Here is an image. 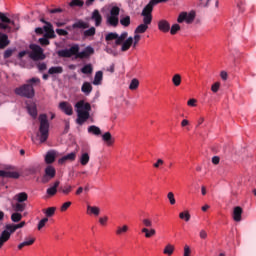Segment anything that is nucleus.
<instances>
[{
  "label": "nucleus",
  "instance_id": "f257e3e1",
  "mask_svg": "<svg viewBox=\"0 0 256 256\" xmlns=\"http://www.w3.org/2000/svg\"><path fill=\"white\" fill-rule=\"evenodd\" d=\"M79 44L72 45L69 49H62L57 52L58 57L70 59H90L92 55H95V49L92 46H87L83 51L80 52Z\"/></svg>",
  "mask_w": 256,
  "mask_h": 256
},
{
  "label": "nucleus",
  "instance_id": "f03ea898",
  "mask_svg": "<svg viewBox=\"0 0 256 256\" xmlns=\"http://www.w3.org/2000/svg\"><path fill=\"white\" fill-rule=\"evenodd\" d=\"M37 83H41V79L33 77L27 80L26 84L16 88L14 92L20 97H26V99H33L35 97V88H33V85Z\"/></svg>",
  "mask_w": 256,
  "mask_h": 256
},
{
  "label": "nucleus",
  "instance_id": "7ed1b4c3",
  "mask_svg": "<svg viewBox=\"0 0 256 256\" xmlns=\"http://www.w3.org/2000/svg\"><path fill=\"white\" fill-rule=\"evenodd\" d=\"M75 108L78 115L76 123L83 125L90 117L89 111H91V104L85 102V100H80L75 104Z\"/></svg>",
  "mask_w": 256,
  "mask_h": 256
},
{
  "label": "nucleus",
  "instance_id": "20e7f679",
  "mask_svg": "<svg viewBox=\"0 0 256 256\" xmlns=\"http://www.w3.org/2000/svg\"><path fill=\"white\" fill-rule=\"evenodd\" d=\"M38 120L40 123L38 137L40 138V143H45L49 139V118L47 114H40Z\"/></svg>",
  "mask_w": 256,
  "mask_h": 256
},
{
  "label": "nucleus",
  "instance_id": "39448f33",
  "mask_svg": "<svg viewBox=\"0 0 256 256\" xmlns=\"http://www.w3.org/2000/svg\"><path fill=\"white\" fill-rule=\"evenodd\" d=\"M17 226L15 224H7L5 230L2 231L0 235V249L11 239V235L17 231Z\"/></svg>",
  "mask_w": 256,
  "mask_h": 256
},
{
  "label": "nucleus",
  "instance_id": "423d86ee",
  "mask_svg": "<svg viewBox=\"0 0 256 256\" xmlns=\"http://www.w3.org/2000/svg\"><path fill=\"white\" fill-rule=\"evenodd\" d=\"M119 13H121V8L119 6H113L110 9V15L106 18V23L111 27H117L119 25Z\"/></svg>",
  "mask_w": 256,
  "mask_h": 256
},
{
  "label": "nucleus",
  "instance_id": "0eeeda50",
  "mask_svg": "<svg viewBox=\"0 0 256 256\" xmlns=\"http://www.w3.org/2000/svg\"><path fill=\"white\" fill-rule=\"evenodd\" d=\"M4 169L5 170H0V177L5 179H19V177H21V174L15 171V167L11 165L5 166Z\"/></svg>",
  "mask_w": 256,
  "mask_h": 256
},
{
  "label": "nucleus",
  "instance_id": "6e6552de",
  "mask_svg": "<svg viewBox=\"0 0 256 256\" xmlns=\"http://www.w3.org/2000/svg\"><path fill=\"white\" fill-rule=\"evenodd\" d=\"M31 53L29 55L30 59L33 61H40L45 59V55L43 54V48L37 44H30Z\"/></svg>",
  "mask_w": 256,
  "mask_h": 256
},
{
  "label": "nucleus",
  "instance_id": "1a4fd4ad",
  "mask_svg": "<svg viewBox=\"0 0 256 256\" xmlns=\"http://www.w3.org/2000/svg\"><path fill=\"white\" fill-rule=\"evenodd\" d=\"M196 13L195 11H191L189 13L187 12H181L177 18L178 23H187L188 25H191L195 21Z\"/></svg>",
  "mask_w": 256,
  "mask_h": 256
},
{
  "label": "nucleus",
  "instance_id": "9d476101",
  "mask_svg": "<svg viewBox=\"0 0 256 256\" xmlns=\"http://www.w3.org/2000/svg\"><path fill=\"white\" fill-rule=\"evenodd\" d=\"M153 7H155V4L150 0V2L142 10L141 15L143 17V20H145L146 22L152 23L153 21Z\"/></svg>",
  "mask_w": 256,
  "mask_h": 256
},
{
  "label": "nucleus",
  "instance_id": "9b49d317",
  "mask_svg": "<svg viewBox=\"0 0 256 256\" xmlns=\"http://www.w3.org/2000/svg\"><path fill=\"white\" fill-rule=\"evenodd\" d=\"M0 29H3L4 31H11V26L9 25H15V21H12L7 17V14L0 12Z\"/></svg>",
  "mask_w": 256,
  "mask_h": 256
},
{
  "label": "nucleus",
  "instance_id": "f8f14e48",
  "mask_svg": "<svg viewBox=\"0 0 256 256\" xmlns=\"http://www.w3.org/2000/svg\"><path fill=\"white\" fill-rule=\"evenodd\" d=\"M57 171L53 166H47L45 169V175L42 178V183H49L50 179H53L56 175Z\"/></svg>",
  "mask_w": 256,
  "mask_h": 256
},
{
  "label": "nucleus",
  "instance_id": "ddd939ff",
  "mask_svg": "<svg viewBox=\"0 0 256 256\" xmlns=\"http://www.w3.org/2000/svg\"><path fill=\"white\" fill-rule=\"evenodd\" d=\"M89 148L85 150V148L82 149L81 156L79 158L80 164L85 167L86 165L89 164V161L91 160V157L89 156Z\"/></svg>",
  "mask_w": 256,
  "mask_h": 256
},
{
  "label": "nucleus",
  "instance_id": "4468645a",
  "mask_svg": "<svg viewBox=\"0 0 256 256\" xmlns=\"http://www.w3.org/2000/svg\"><path fill=\"white\" fill-rule=\"evenodd\" d=\"M59 109H61V111L66 115H73V106L68 102H60Z\"/></svg>",
  "mask_w": 256,
  "mask_h": 256
},
{
  "label": "nucleus",
  "instance_id": "2eb2a0df",
  "mask_svg": "<svg viewBox=\"0 0 256 256\" xmlns=\"http://www.w3.org/2000/svg\"><path fill=\"white\" fill-rule=\"evenodd\" d=\"M158 29L159 31H162V33H169L171 30V24H169V21L167 20H160L158 22Z\"/></svg>",
  "mask_w": 256,
  "mask_h": 256
},
{
  "label": "nucleus",
  "instance_id": "dca6fc26",
  "mask_svg": "<svg viewBox=\"0 0 256 256\" xmlns=\"http://www.w3.org/2000/svg\"><path fill=\"white\" fill-rule=\"evenodd\" d=\"M92 21H94L96 27H100L103 23V16L99 13V10H94L91 16Z\"/></svg>",
  "mask_w": 256,
  "mask_h": 256
},
{
  "label": "nucleus",
  "instance_id": "f3484780",
  "mask_svg": "<svg viewBox=\"0 0 256 256\" xmlns=\"http://www.w3.org/2000/svg\"><path fill=\"white\" fill-rule=\"evenodd\" d=\"M149 25H151V22L143 20V23L137 26L134 33L136 35H139V33H145L149 29Z\"/></svg>",
  "mask_w": 256,
  "mask_h": 256
},
{
  "label": "nucleus",
  "instance_id": "a211bd4d",
  "mask_svg": "<svg viewBox=\"0 0 256 256\" xmlns=\"http://www.w3.org/2000/svg\"><path fill=\"white\" fill-rule=\"evenodd\" d=\"M242 215H243V208H241V206H236L233 210L234 221H236V223H239V221H241Z\"/></svg>",
  "mask_w": 256,
  "mask_h": 256
},
{
  "label": "nucleus",
  "instance_id": "6ab92c4d",
  "mask_svg": "<svg viewBox=\"0 0 256 256\" xmlns=\"http://www.w3.org/2000/svg\"><path fill=\"white\" fill-rule=\"evenodd\" d=\"M76 157H77V154L75 152H72L60 158L58 160V163L59 165H63L66 161H75Z\"/></svg>",
  "mask_w": 256,
  "mask_h": 256
},
{
  "label": "nucleus",
  "instance_id": "aec40b11",
  "mask_svg": "<svg viewBox=\"0 0 256 256\" xmlns=\"http://www.w3.org/2000/svg\"><path fill=\"white\" fill-rule=\"evenodd\" d=\"M72 29H89V23L83 20H78L72 24Z\"/></svg>",
  "mask_w": 256,
  "mask_h": 256
},
{
  "label": "nucleus",
  "instance_id": "412c9836",
  "mask_svg": "<svg viewBox=\"0 0 256 256\" xmlns=\"http://www.w3.org/2000/svg\"><path fill=\"white\" fill-rule=\"evenodd\" d=\"M57 156L55 151H48L46 156H45V163L47 165H51V163H55V157Z\"/></svg>",
  "mask_w": 256,
  "mask_h": 256
},
{
  "label": "nucleus",
  "instance_id": "4be33fe9",
  "mask_svg": "<svg viewBox=\"0 0 256 256\" xmlns=\"http://www.w3.org/2000/svg\"><path fill=\"white\" fill-rule=\"evenodd\" d=\"M15 201L18 203H25L29 199L27 192H20L14 196Z\"/></svg>",
  "mask_w": 256,
  "mask_h": 256
},
{
  "label": "nucleus",
  "instance_id": "5701e85b",
  "mask_svg": "<svg viewBox=\"0 0 256 256\" xmlns=\"http://www.w3.org/2000/svg\"><path fill=\"white\" fill-rule=\"evenodd\" d=\"M141 233H145L146 239H151V237H155V235H157L155 228H142Z\"/></svg>",
  "mask_w": 256,
  "mask_h": 256
},
{
  "label": "nucleus",
  "instance_id": "b1692460",
  "mask_svg": "<svg viewBox=\"0 0 256 256\" xmlns=\"http://www.w3.org/2000/svg\"><path fill=\"white\" fill-rule=\"evenodd\" d=\"M102 139L103 141H105V143H107V145L111 146L115 143V138L111 135L110 132H105L102 135Z\"/></svg>",
  "mask_w": 256,
  "mask_h": 256
},
{
  "label": "nucleus",
  "instance_id": "393cba45",
  "mask_svg": "<svg viewBox=\"0 0 256 256\" xmlns=\"http://www.w3.org/2000/svg\"><path fill=\"white\" fill-rule=\"evenodd\" d=\"M82 93L84 95H91V92L93 91V86L89 82H84L81 87Z\"/></svg>",
  "mask_w": 256,
  "mask_h": 256
},
{
  "label": "nucleus",
  "instance_id": "a878e982",
  "mask_svg": "<svg viewBox=\"0 0 256 256\" xmlns=\"http://www.w3.org/2000/svg\"><path fill=\"white\" fill-rule=\"evenodd\" d=\"M59 184H60V182L56 181L52 187H50L46 190V193H47V195H49V197H53V196L57 195V188L59 187Z\"/></svg>",
  "mask_w": 256,
  "mask_h": 256
},
{
  "label": "nucleus",
  "instance_id": "bb28decb",
  "mask_svg": "<svg viewBox=\"0 0 256 256\" xmlns=\"http://www.w3.org/2000/svg\"><path fill=\"white\" fill-rule=\"evenodd\" d=\"M87 213H88V215H95L97 217L101 213V209L97 206L88 205Z\"/></svg>",
  "mask_w": 256,
  "mask_h": 256
},
{
  "label": "nucleus",
  "instance_id": "cd10ccee",
  "mask_svg": "<svg viewBox=\"0 0 256 256\" xmlns=\"http://www.w3.org/2000/svg\"><path fill=\"white\" fill-rule=\"evenodd\" d=\"M131 45H133V37H129L127 40L122 42L121 51H129V49H131Z\"/></svg>",
  "mask_w": 256,
  "mask_h": 256
},
{
  "label": "nucleus",
  "instance_id": "c85d7f7f",
  "mask_svg": "<svg viewBox=\"0 0 256 256\" xmlns=\"http://www.w3.org/2000/svg\"><path fill=\"white\" fill-rule=\"evenodd\" d=\"M95 33H97V29L90 27L88 30L83 31L82 35L87 39V37H95Z\"/></svg>",
  "mask_w": 256,
  "mask_h": 256
},
{
  "label": "nucleus",
  "instance_id": "c756f323",
  "mask_svg": "<svg viewBox=\"0 0 256 256\" xmlns=\"http://www.w3.org/2000/svg\"><path fill=\"white\" fill-rule=\"evenodd\" d=\"M9 45V36L4 34L0 37V49H5Z\"/></svg>",
  "mask_w": 256,
  "mask_h": 256
},
{
  "label": "nucleus",
  "instance_id": "7c9ffc66",
  "mask_svg": "<svg viewBox=\"0 0 256 256\" xmlns=\"http://www.w3.org/2000/svg\"><path fill=\"white\" fill-rule=\"evenodd\" d=\"M101 81H103V72L98 71L95 74L93 85H101Z\"/></svg>",
  "mask_w": 256,
  "mask_h": 256
},
{
  "label": "nucleus",
  "instance_id": "2f4dec72",
  "mask_svg": "<svg viewBox=\"0 0 256 256\" xmlns=\"http://www.w3.org/2000/svg\"><path fill=\"white\" fill-rule=\"evenodd\" d=\"M49 75L61 74L63 73V67L61 66H54L49 68L48 70Z\"/></svg>",
  "mask_w": 256,
  "mask_h": 256
},
{
  "label": "nucleus",
  "instance_id": "473e14b6",
  "mask_svg": "<svg viewBox=\"0 0 256 256\" xmlns=\"http://www.w3.org/2000/svg\"><path fill=\"white\" fill-rule=\"evenodd\" d=\"M81 73L84 75H91L93 73V65L91 64H86L81 68Z\"/></svg>",
  "mask_w": 256,
  "mask_h": 256
},
{
  "label": "nucleus",
  "instance_id": "72a5a7b5",
  "mask_svg": "<svg viewBox=\"0 0 256 256\" xmlns=\"http://www.w3.org/2000/svg\"><path fill=\"white\" fill-rule=\"evenodd\" d=\"M60 193H63V195H69L73 191V186L66 184L65 186H62L59 188Z\"/></svg>",
  "mask_w": 256,
  "mask_h": 256
},
{
  "label": "nucleus",
  "instance_id": "f704fd0d",
  "mask_svg": "<svg viewBox=\"0 0 256 256\" xmlns=\"http://www.w3.org/2000/svg\"><path fill=\"white\" fill-rule=\"evenodd\" d=\"M33 243H35V238H30L29 240L26 239L24 242L18 245V249L21 250L23 247H29L33 245Z\"/></svg>",
  "mask_w": 256,
  "mask_h": 256
},
{
  "label": "nucleus",
  "instance_id": "c9c22d12",
  "mask_svg": "<svg viewBox=\"0 0 256 256\" xmlns=\"http://www.w3.org/2000/svg\"><path fill=\"white\" fill-rule=\"evenodd\" d=\"M174 252H175V246H173L172 244L166 245L163 251L164 255H168V256L173 255Z\"/></svg>",
  "mask_w": 256,
  "mask_h": 256
},
{
  "label": "nucleus",
  "instance_id": "e433bc0d",
  "mask_svg": "<svg viewBox=\"0 0 256 256\" xmlns=\"http://www.w3.org/2000/svg\"><path fill=\"white\" fill-rule=\"evenodd\" d=\"M129 36V33L123 32L120 36L118 35L117 40L115 41V45H122L125 42V39Z\"/></svg>",
  "mask_w": 256,
  "mask_h": 256
},
{
  "label": "nucleus",
  "instance_id": "4c0bfd02",
  "mask_svg": "<svg viewBox=\"0 0 256 256\" xmlns=\"http://www.w3.org/2000/svg\"><path fill=\"white\" fill-rule=\"evenodd\" d=\"M88 133H91L92 135L99 136V135H101V128H99L95 125H92L88 128Z\"/></svg>",
  "mask_w": 256,
  "mask_h": 256
},
{
  "label": "nucleus",
  "instance_id": "58836bf2",
  "mask_svg": "<svg viewBox=\"0 0 256 256\" xmlns=\"http://www.w3.org/2000/svg\"><path fill=\"white\" fill-rule=\"evenodd\" d=\"M117 39H119L117 32H110L105 36V41H117Z\"/></svg>",
  "mask_w": 256,
  "mask_h": 256
},
{
  "label": "nucleus",
  "instance_id": "ea45409f",
  "mask_svg": "<svg viewBox=\"0 0 256 256\" xmlns=\"http://www.w3.org/2000/svg\"><path fill=\"white\" fill-rule=\"evenodd\" d=\"M55 211H57L56 207H49L43 210V213L46 215V218L53 217L55 215Z\"/></svg>",
  "mask_w": 256,
  "mask_h": 256
},
{
  "label": "nucleus",
  "instance_id": "a19ab883",
  "mask_svg": "<svg viewBox=\"0 0 256 256\" xmlns=\"http://www.w3.org/2000/svg\"><path fill=\"white\" fill-rule=\"evenodd\" d=\"M127 231H129V226H118L116 229V235H124V233H127Z\"/></svg>",
  "mask_w": 256,
  "mask_h": 256
},
{
  "label": "nucleus",
  "instance_id": "79ce46f5",
  "mask_svg": "<svg viewBox=\"0 0 256 256\" xmlns=\"http://www.w3.org/2000/svg\"><path fill=\"white\" fill-rule=\"evenodd\" d=\"M120 25L123 27H129L131 25V16H125L120 19Z\"/></svg>",
  "mask_w": 256,
  "mask_h": 256
},
{
  "label": "nucleus",
  "instance_id": "37998d69",
  "mask_svg": "<svg viewBox=\"0 0 256 256\" xmlns=\"http://www.w3.org/2000/svg\"><path fill=\"white\" fill-rule=\"evenodd\" d=\"M143 229H149L153 227V221L150 218L142 219Z\"/></svg>",
  "mask_w": 256,
  "mask_h": 256
},
{
  "label": "nucleus",
  "instance_id": "c03bdc74",
  "mask_svg": "<svg viewBox=\"0 0 256 256\" xmlns=\"http://www.w3.org/2000/svg\"><path fill=\"white\" fill-rule=\"evenodd\" d=\"M129 89H130V91H135V90L139 89V81L137 80V78H134L131 80Z\"/></svg>",
  "mask_w": 256,
  "mask_h": 256
},
{
  "label": "nucleus",
  "instance_id": "a18cd8bd",
  "mask_svg": "<svg viewBox=\"0 0 256 256\" xmlns=\"http://www.w3.org/2000/svg\"><path fill=\"white\" fill-rule=\"evenodd\" d=\"M28 113L31 115V117H37V107L33 105H28L27 106Z\"/></svg>",
  "mask_w": 256,
  "mask_h": 256
},
{
  "label": "nucleus",
  "instance_id": "49530a36",
  "mask_svg": "<svg viewBox=\"0 0 256 256\" xmlns=\"http://www.w3.org/2000/svg\"><path fill=\"white\" fill-rule=\"evenodd\" d=\"M27 207V205L23 202H18L15 204V211H17L18 213H23V211H25V208Z\"/></svg>",
  "mask_w": 256,
  "mask_h": 256
},
{
  "label": "nucleus",
  "instance_id": "de8ad7c7",
  "mask_svg": "<svg viewBox=\"0 0 256 256\" xmlns=\"http://www.w3.org/2000/svg\"><path fill=\"white\" fill-rule=\"evenodd\" d=\"M172 83H173L174 87H179V85H181V75L175 74L172 77Z\"/></svg>",
  "mask_w": 256,
  "mask_h": 256
},
{
  "label": "nucleus",
  "instance_id": "09e8293b",
  "mask_svg": "<svg viewBox=\"0 0 256 256\" xmlns=\"http://www.w3.org/2000/svg\"><path fill=\"white\" fill-rule=\"evenodd\" d=\"M69 5L70 7H83V5H85V2L83 0H72Z\"/></svg>",
  "mask_w": 256,
  "mask_h": 256
},
{
  "label": "nucleus",
  "instance_id": "8fccbe9b",
  "mask_svg": "<svg viewBox=\"0 0 256 256\" xmlns=\"http://www.w3.org/2000/svg\"><path fill=\"white\" fill-rule=\"evenodd\" d=\"M21 219H23V215H21L20 213L16 212L11 215V220L13 221V223H19Z\"/></svg>",
  "mask_w": 256,
  "mask_h": 256
},
{
  "label": "nucleus",
  "instance_id": "3c124183",
  "mask_svg": "<svg viewBox=\"0 0 256 256\" xmlns=\"http://www.w3.org/2000/svg\"><path fill=\"white\" fill-rule=\"evenodd\" d=\"M179 217H180L181 219H183L184 221H186V222L191 220V214H189V211L181 212V213L179 214Z\"/></svg>",
  "mask_w": 256,
  "mask_h": 256
},
{
  "label": "nucleus",
  "instance_id": "603ef678",
  "mask_svg": "<svg viewBox=\"0 0 256 256\" xmlns=\"http://www.w3.org/2000/svg\"><path fill=\"white\" fill-rule=\"evenodd\" d=\"M177 31H181V26L179 24H173L170 29L171 35H177Z\"/></svg>",
  "mask_w": 256,
  "mask_h": 256
},
{
  "label": "nucleus",
  "instance_id": "864d4df0",
  "mask_svg": "<svg viewBox=\"0 0 256 256\" xmlns=\"http://www.w3.org/2000/svg\"><path fill=\"white\" fill-rule=\"evenodd\" d=\"M49 221V218H43L42 220L39 221L38 223V231H41L45 225H47V222Z\"/></svg>",
  "mask_w": 256,
  "mask_h": 256
},
{
  "label": "nucleus",
  "instance_id": "5fc2aeb1",
  "mask_svg": "<svg viewBox=\"0 0 256 256\" xmlns=\"http://www.w3.org/2000/svg\"><path fill=\"white\" fill-rule=\"evenodd\" d=\"M39 171V167L31 166L27 169L28 175H36V173Z\"/></svg>",
  "mask_w": 256,
  "mask_h": 256
},
{
  "label": "nucleus",
  "instance_id": "6e6d98bb",
  "mask_svg": "<svg viewBox=\"0 0 256 256\" xmlns=\"http://www.w3.org/2000/svg\"><path fill=\"white\" fill-rule=\"evenodd\" d=\"M167 197L170 201V205H175V203H177V201L175 200V194H173V192H169L167 194Z\"/></svg>",
  "mask_w": 256,
  "mask_h": 256
},
{
  "label": "nucleus",
  "instance_id": "4d7b16f0",
  "mask_svg": "<svg viewBox=\"0 0 256 256\" xmlns=\"http://www.w3.org/2000/svg\"><path fill=\"white\" fill-rule=\"evenodd\" d=\"M56 33L57 35H59L60 37H67L69 35V32H67V30L64 29H56Z\"/></svg>",
  "mask_w": 256,
  "mask_h": 256
},
{
  "label": "nucleus",
  "instance_id": "13d9d810",
  "mask_svg": "<svg viewBox=\"0 0 256 256\" xmlns=\"http://www.w3.org/2000/svg\"><path fill=\"white\" fill-rule=\"evenodd\" d=\"M71 205H72L71 201L65 202L64 204H62L60 211H62V213L67 211V209H69Z\"/></svg>",
  "mask_w": 256,
  "mask_h": 256
},
{
  "label": "nucleus",
  "instance_id": "bf43d9fd",
  "mask_svg": "<svg viewBox=\"0 0 256 256\" xmlns=\"http://www.w3.org/2000/svg\"><path fill=\"white\" fill-rule=\"evenodd\" d=\"M45 37L48 39H55V37H57V35H55V30L52 28V30L46 32Z\"/></svg>",
  "mask_w": 256,
  "mask_h": 256
},
{
  "label": "nucleus",
  "instance_id": "052dcab7",
  "mask_svg": "<svg viewBox=\"0 0 256 256\" xmlns=\"http://www.w3.org/2000/svg\"><path fill=\"white\" fill-rule=\"evenodd\" d=\"M39 43H40V45H42V46H47V45H49V38H47L46 36H44V37H42V38H40L39 39Z\"/></svg>",
  "mask_w": 256,
  "mask_h": 256
},
{
  "label": "nucleus",
  "instance_id": "680f3d73",
  "mask_svg": "<svg viewBox=\"0 0 256 256\" xmlns=\"http://www.w3.org/2000/svg\"><path fill=\"white\" fill-rule=\"evenodd\" d=\"M221 87V83L216 82L211 86V91L213 93H217V91H219V88Z\"/></svg>",
  "mask_w": 256,
  "mask_h": 256
},
{
  "label": "nucleus",
  "instance_id": "e2e57ef3",
  "mask_svg": "<svg viewBox=\"0 0 256 256\" xmlns=\"http://www.w3.org/2000/svg\"><path fill=\"white\" fill-rule=\"evenodd\" d=\"M107 221H109V217H107V216L99 218L100 225H103V226L107 225Z\"/></svg>",
  "mask_w": 256,
  "mask_h": 256
},
{
  "label": "nucleus",
  "instance_id": "0e129e2a",
  "mask_svg": "<svg viewBox=\"0 0 256 256\" xmlns=\"http://www.w3.org/2000/svg\"><path fill=\"white\" fill-rule=\"evenodd\" d=\"M45 33H48L49 31L53 30V25L48 22L44 27H43Z\"/></svg>",
  "mask_w": 256,
  "mask_h": 256
},
{
  "label": "nucleus",
  "instance_id": "69168bd1",
  "mask_svg": "<svg viewBox=\"0 0 256 256\" xmlns=\"http://www.w3.org/2000/svg\"><path fill=\"white\" fill-rule=\"evenodd\" d=\"M139 41H141V36L139 34H136L134 36V42L132 43L133 47H137V43H139Z\"/></svg>",
  "mask_w": 256,
  "mask_h": 256
},
{
  "label": "nucleus",
  "instance_id": "338daca9",
  "mask_svg": "<svg viewBox=\"0 0 256 256\" xmlns=\"http://www.w3.org/2000/svg\"><path fill=\"white\" fill-rule=\"evenodd\" d=\"M11 55H13V50L12 49H7L4 52V59H9V57H11Z\"/></svg>",
  "mask_w": 256,
  "mask_h": 256
},
{
  "label": "nucleus",
  "instance_id": "774afa93",
  "mask_svg": "<svg viewBox=\"0 0 256 256\" xmlns=\"http://www.w3.org/2000/svg\"><path fill=\"white\" fill-rule=\"evenodd\" d=\"M184 256H191V248L188 245L184 247Z\"/></svg>",
  "mask_w": 256,
  "mask_h": 256
}]
</instances>
